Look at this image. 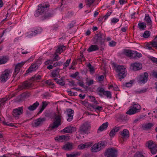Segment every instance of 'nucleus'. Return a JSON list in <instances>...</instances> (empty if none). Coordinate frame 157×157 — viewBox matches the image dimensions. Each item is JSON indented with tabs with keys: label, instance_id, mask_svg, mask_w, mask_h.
Wrapping results in <instances>:
<instances>
[{
	"label": "nucleus",
	"instance_id": "3",
	"mask_svg": "<svg viewBox=\"0 0 157 157\" xmlns=\"http://www.w3.org/2000/svg\"><path fill=\"white\" fill-rule=\"evenodd\" d=\"M12 71L11 69H7L2 72L0 75V82L2 83L5 82L11 76Z\"/></svg>",
	"mask_w": 157,
	"mask_h": 157
},
{
	"label": "nucleus",
	"instance_id": "5",
	"mask_svg": "<svg viewBox=\"0 0 157 157\" xmlns=\"http://www.w3.org/2000/svg\"><path fill=\"white\" fill-rule=\"evenodd\" d=\"M146 146L152 154L154 155L157 153V144L155 142L151 140L147 141L146 143Z\"/></svg>",
	"mask_w": 157,
	"mask_h": 157
},
{
	"label": "nucleus",
	"instance_id": "52",
	"mask_svg": "<svg viewBox=\"0 0 157 157\" xmlns=\"http://www.w3.org/2000/svg\"><path fill=\"white\" fill-rule=\"evenodd\" d=\"M152 45V47L155 48H157V42L154 41V40H152L151 42H150Z\"/></svg>",
	"mask_w": 157,
	"mask_h": 157
},
{
	"label": "nucleus",
	"instance_id": "8",
	"mask_svg": "<svg viewBox=\"0 0 157 157\" xmlns=\"http://www.w3.org/2000/svg\"><path fill=\"white\" fill-rule=\"evenodd\" d=\"M104 147V142L101 141L92 146L91 148V151L92 152H97L100 151Z\"/></svg>",
	"mask_w": 157,
	"mask_h": 157
},
{
	"label": "nucleus",
	"instance_id": "21",
	"mask_svg": "<svg viewBox=\"0 0 157 157\" xmlns=\"http://www.w3.org/2000/svg\"><path fill=\"white\" fill-rule=\"evenodd\" d=\"M63 130L65 133H72L75 131L76 129L75 127L70 126L65 128Z\"/></svg>",
	"mask_w": 157,
	"mask_h": 157
},
{
	"label": "nucleus",
	"instance_id": "44",
	"mask_svg": "<svg viewBox=\"0 0 157 157\" xmlns=\"http://www.w3.org/2000/svg\"><path fill=\"white\" fill-rule=\"evenodd\" d=\"M71 60V59H68L67 60L66 62L65 63L63 64V69L65 68L66 67H67L68 66H69V64L70 63Z\"/></svg>",
	"mask_w": 157,
	"mask_h": 157
},
{
	"label": "nucleus",
	"instance_id": "51",
	"mask_svg": "<svg viewBox=\"0 0 157 157\" xmlns=\"http://www.w3.org/2000/svg\"><path fill=\"white\" fill-rule=\"evenodd\" d=\"M112 13V11L110 10V11H109L106 13V15H105L104 17V18L105 19V20Z\"/></svg>",
	"mask_w": 157,
	"mask_h": 157
},
{
	"label": "nucleus",
	"instance_id": "22",
	"mask_svg": "<svg viewBox=\"0 0 157 157\" xmlns=\"http://www.w3.org/2000/svg\"><path fill=\"white\" fill-rule=\"evenodd\" d=\"M119 133L123 139L127 138L129 137V131L127 129H124L123 131L120 132Z\"/></svg>",
	"mask_w": 157,
	"mask_h": 157
},
{
	"label": "nucleus",
	"instance_id": "35",
	"mask_svg": "<svg viewBox=\"0 0 157 157\" xmlns=\"http://www.w3.org/2000/svg\"><path fill=\"white\" fill-rule=\"evenodd\" d=\"M8 60V58L6 56L0 58V64L5 63L7 62Z\"/></svg>",
	"mask_w": 157,
	"mask_h": 157
},
{
	"label": "nucleus",
	"instance_id": "20",
	"mask_svg": "<svg viewBox=\"0 0 157 157\" xmlns=\"http://www.w3.org/2000/svg\"><path fill=\"white\" fill-rule=\"evenodd\" d=\"M121 128L120 127H114L110 131L109 134V136L110 137H113L115 135L116 133L119 131Z\"/></svg>",
	"mask_w": 157,
	"mask_h": 157
},
{
	"label": "nucleus",
	"instance_id": "64",
	"mask_svg": "<svg viewBox=\"0 0 157 157\" xmlns=\"http://www.w3.org/2000/svg\"><path fill=\"white\" fill-rule=\"evenodd\" d=\"M59 59L60 58L59 57V56L58 55H56L53 58V61H56Z\"/></svg>",
	"mask_w": 157,
	"mask_h": 157
},
{
	"label": "nucleus",
	"instance_id": "19",
	"mask_svg": "<svg viewBox=\"0 0 157 157\" xmlns=\"http://www.w3.org/2000/svg\"><path fill=\"white\" fill-rule=\"evenodd\" d=\"M92 143L91 142L85 143L84 144H81L78 146V148L80 150L87 148L92 146Z\"/></svg>",
	"mask_w": 157,
	"mask_h": 157
},
{
	"label": "nucleus",
	"instance_id": "11",
	"mask_svg": "<svg viewBox=\"0 0 157 157\" xmlns=\"http://www.w3.org/2000/svg\"><path fill=\"white\" fill-rule=\"evenodd\" d=\"M90 124L87 123H83L79 128L78 132L81 134L86 133L87 131L90 129Z\"/></svg>",
	"mask_w": 157,
	"mask_h": 157
},
{
	"label": "nucleus",
	"instance_id": "33",
	"mask_svg": "<svg viewBox=\"0 0 157 157\" xmlns=\"http://www.w3.org/2000/svg\"><path fill=\"white\" fill-rule=\"evenodd\" d=\"M48 105L47 103L45 101H43L42 102V105L41 106L39 109V110L38 113V114L41 113L46 108Z\"/></svg>",
	"mask_w": 157,
	"mask_h": 157
},
{
	"label": "nucleus",
	"instance_id": "10",
	"mask_svg": "<svg viewBox=\"0 0 157 157\" xmlns=\"http://www.w3.org/2000/svg\"><path fill=\"white\" fill-rule=\"evenodd\" d=\"M117 151L115 149L109 148L105 152L106 157H116L117 156Z\"/></svg>",
	"mask_w": 157,
	"mask_h": 157
},
{
	"label": "nucleus",
	"instance_id": "9",
	"mask_svg": "<svg viewBox=\"0 0 157 157\" xmlns=\"http://www.w3.org/2000/svg\"><path fill=\"white\" fill-rule=\"evenodd\" d=\"M32 82L28 81H25L18 86L17 90L20 91L24 89H27L32 87Z\"/></svg>",
	"mask_w": 157,
	"mask_h": 157
},
{
	"label": "nucleus",
	"instance_id": "49",
	"mask_svg": "<svg viewBox=\"0 0 157 157\" xmlns=\"http://www.w3.org/2000/svg\"><path fill=\"white\" fill-rule=\"evenodd\" d=\"M136 51H132L131 53V55L130 58L135 59L136 57Z\"/></svg>",
	"mask_w": 157,
	"mask_h": 157
},
{
	"label": "nucleus",
	"instance_id": "17",
	"mask_svg": "<svg viewBox=\"0 0 157 157\" xmlns=\"http://www.w3.org/2000/svg\"><path fill=\"white\" fill-rule=\"evenodd\" d=\"M139 79L140 82L143 83H146L148 79V73L147 72H145L144 74L140 75Z\"/></svg>",
	"mask_w": 157,
	"mask_h": 157
},
{
	"label": "nucleus",
	"instance_id": "16",
	"mask_svg": "<svg viewBox=\"0 0 157 157\" xmlns=\"http://www.w3.org/2000/svg\"><path fill=\"white\" fill-rule=\"evenodd\" d=\"M142 64L139 63H135L130 64V69L134 71H138L142 68Z\"/></svg>",
	"mask_w": 157,
	"mask_h": 157
},
{
	"label": "nucleus",
	"instance_id": "53",
	"mask_svg": "<svg viewBox=\"0 0 157 157\" xmlns=\"http://www.w3.org/2000/svg\"><path fill=\"white\" fill-rule=\"evenodd\" d=\"M88 68L90 69V72H93L94 71V67L91 65V64L89 63L88 66Z\"/></svg>",
	"mask_w": 157,
	"mask_h": 157
},
{
	"label": "nucleus",
	"instance_id": "25",
	"mask_svg": "<svg viewBox=\"0 0 157 157\" xmlns=\"http://www.w3.org/2000/svg\"><path fill=\"white\" fill-rule=\"evenodd\" d=\"M99 49V47L96 44L92 45L90 46L87 49V51L89 52H91L98 50Z\"/></svg>",
	"mask_w": 157,
	"mask_h": 157
},
{
	"label": "nucleus",
	"instance_id": "2",
	"mask_svg": "<svg viewBox=\"0 0 157 157\" xmlns=\"http://www.w3.org/2000/svg\"><path fill=\"white\" fill-rule=\"evenodd\" d=\"M49 5L46 3H42L38 6L37 10L34 13V15L38 17L40 15H43L46 13L49 10Z\"/></svg>",
	"mask_w": 157,
	"mask_h": 157
},
{
	"label": "nucleus",
	"instance_id": "40",
	"mask_svg": "<svg viewBox=\"0 0 157 157\" xmlns=\"http://www.w3.org/2000/svg\"><path fill=\"white\" fill-rule=\"evenodd\" d=\"M151 34V32L148 31H145L143 34V37L144 38H148Z\"/></svg>",
	"mask_w": 157,
	"mask_h": 157
},
{
	"label": "nucleus",
	"instance_id": "48",
	"mask_svg": "<svg viewBox=\"0 0 157 157\" xmlns=\"http://www.w3.org/2000/svg\"><path fill=\"white\" fill-rule=\"evenodd\" d=\"M73 15V13L72 12H68L65 15L66 17L70 18L72 17Z\"/></svg>",
	"mask_w": 157,
	"mask_h": 157
},
{
	"label": "nucleus",
	"instance_id": "24",
	"mask_svg": "<svg viewBox=\"0 0 157 157\" xmlns=\"http://www.w3.org/2000/svg\"><path fill=\"white\" fill-rule=\"evenodd\" d=\"M72 144L69 142L66 143L62 147V148L66 151H70L72 149Z\"/></svg>",
	"mask_w": 157,
	"mask_h": 157
},
{
	"label": "nucleus",
	"instance_id": "6",
	"mask_svg": "<svg viewBox=\"0 0 157 157\" xmlns=\"http://www.w3.org/2000/svg\"><path fill=\"white\" fill-rule=\"evenodd\" d=\"M126 67L122 65H118L117 67V72L118 73L119 79L121 80L126 75Z\"/></svg>",
	"mask_w": 157,
	"mask_h": 157
},
{
	"label": "nucleus",
	"instance_id": "59",
	"mask_svg": "<svg viewBox=\"0 0 157 157\" xmlns=\"http://www.w3.org/2000/svg\"><path fill=\"white\" fill-rule=\"evenodd\" d=\"M94 83V81L93 80H91L88 81L86 82V84L89 86H90L93 84Z\"/></svg>",
	"mask_w": 157,
	"mask_h": 157
},
{
	"label": "nucleus",
	"instance_id": "13",
	"mask_svg": "<svg viewBox=\"0 0 157 157\" xmlns=\"http://www.w3.org/2000/svg\"><path fill=\"white\" fill-rule=\"evenodd\" d=\"M65 113H66L67 116V120L68 121H71L73 119V117L74 113V111L71 109H68L65 111Z\"/></svg>",
	"mask_w": 157,
	"mask_h": 157
},
{
	"label": "nucleus",
	"instance_id": "12",
	"mask_svg": "<svg viewBox=\"0 0 157 157\" xmlns=\"http://www.w3.org/2000/svg\"><path fill=\"white\" fill-rule=\"evenodd\" d=\"M24 108L23 106L14 109L12 111V114L15 117H18L23 113Z\"/></svg>",
	"mask_w": 157,
	"mask_h": 157
},
{
	"label": "nucleus",
	"instance_id": "63",
	"mask_svg": "<svg viewBox=\"0 0 157 157\" xmlns=\"http://www.w3.org/2000/svg\"><path fill=\"white\" fill-rule=\"evenodd\" d=\"M104 79V76L103 75H101L98 77V79L99 81H102Z\"/></svg>",
	"mask_w": 157,
	"mask_h": 157
},
{
	"label": "nucleus",
	"instance_id": "30",
	"mask_svg": "<svg viewBox=\"0 0 157 157\" xmlns=\"http://www.w3.org/2000/svg\"><path fill=\"white\" fill-rule=\"evenodd\" d=\"M66 136L65 135L59 136H56L55 138V140L56 141L62 142L65 140Z\"/></svg>",
	"mask_w": 157,
	"mask_h": 157
},
{
	"label": "nucleus",
	"instance_id": "42",
	"mask_svg": "<svg viewBox=\"0 0 157 157\" xmlns=\"http://www.w3.org/2000/svg\"><path fill=\"white\" fill-rule=\"evenodd\" d=\"M138 25L139 26V29H145L146 27V24H144V23L143 22L142 23H139L138 24Z\"/></svg>",
	"mask_w": 157,
	"mask_h": 157
},
{
	"label": "nucleus",
	"instance_id": "14",
	"mask_svg": "<svg viewBox=\"0 0 157 157\" xmlns=\"http://www.w3.org/2000/svg\"><path fill=\"white\" fill-rule=\"evenodd\" d=\"M46 119L45 117L40 118L35 120L33 124V125L35 127H38L40 125H42L46 121Z\"/></svg>",
	"mask_w": 157,
	"mask_h": 157
},
{
	"label": "nucleus",
	"instance_id": "15",
	"mask_svg": "<svg viewBox=\"0 0 157 157\" xmlns=\"http://www.w3.org/2000/svg\"><path fill=\"white\" fill-rule=\"evenodd\" d=\"M26 62H22L21 63H17L15 67V71L13 74V77L14 78L19 72L21 67Z\"/></svg>",
	"mask_w": 157,
	"mask_h": 157
},
{
	"label": "nucleus",
	"instance_id": "4",
	"mask_svg": "<svg viewBox=\"0 0 157 157\" xmlns=\"http://www.w3.org/2000/svg\"><path fill=\"white\" fill-rule=\"evenodd\" d=\"M105 33H102L99 32L96 34L94 37L93 41L95 44H98L100 43L101 45L104 44V41L105 40Z\"/></svg>",
	"mask_w": 157,
	"mask_h": 157
},
{
	"label": "nucleus",
	"instance_id": "34",
	"mask_svg": "<svg viewBox=\"0 0 157 157\" xmlns=\"http://www.w3.org/2000/svg\"><path fill=\"white\" fill-rule=\"evenodd\" d=\"M154 125L151 123H148L143 125V128L144 129H151Z\"/></svg>",
	"mask_w": 157,
	"mask_h": 157
},
{
	"label": "nucleus",
	"instance_id": "47",
	"mask_svg": "<svg viewBox=\"0 0 157 157\" xmlns=\"http://www.w3.org/2000/svg\"><path fill=\"white\" fill-rule=\"evenodd\" d=\"M45 83L46 84H47L49 86L54 85V84L53 83L51 79H49L48 80H46L45 82Z\"/></svg>",
	"mask_w": 157,
	"mask_h": 157
},
{
	"label": "nucleus",
	"instance_id": "26",
	"mask_svg": "<svg viewBox=\"0 0 157 157\" xmlns=\"http://www.w3.org/2000/svg\"><path fill=\"white\" fill-rule=\"evenodd\" d=\"M54 14L53 11H50L47 13H46L43 14L44 18L43 19H49L53 16Z\"/></svg>",
	"mask_w": 157,
	"mask_h": 157
},
{
	"label": "nucleus",
	"instance_id": "38",
	"mask_svg": "<svg viewBox=\"0 0 157 157\" xmlns=\"http://www.w3.org/2000/svg\"><path fill=\"white\" fill-rule=\"evenodd\" d=\"M67 157H78L80 155L78 152H76L75 153H72L71 154H66Z\"/></svg>",
	"mask_w": 157,
	"mask_h": 157
},
{
	"label": "nucleus",
	"instance_id": "18",
	"mask_svg": "<svg viewBox=\"0 0 157 157\" xmlns=\"http://www.w3.org/2000/svg\"><path fill=\"white\" fill-rule=\"evenodd\" d=\"M40 104L37 101H36L32 105L28 107L27 109L30 111H33L36 109L39 106Z\"/></svg>",
	"mask_w": 157,
	"mask_h": 157
},
{
	"label": "nucleus",
	"instance_id": "62",
	"mask_svg": "<svg viewBox=\"0 0 157 157\" xmlns=\"http://www.w3.org/2000/svg\"><path fill=\"white\" fill-rule=\"evenodd\" d=\"M103 109V108L102 106H98L96 105L95 110H98V111H101Z\"/></svg>",
	"mask_w": 157,
	"mask_h": 157
},
{
	"label": "nucleus",
	"instance_id": "50",
	"mask_svg": "<svg viewBox=\"0 0 157 157\" xmlns=\"http://www.w3.org/2000/svg\"><path fill=\"white\" fill-rule=\"evenodd\" d=\"M116 44L117 43L116 42L112 40L109 42V45L110 47H113L116 46Z\"/></svg>",
	"mask_w": 157,
	"mask_h": 157
},
{
	"label": "nucleus",
	"instance_id": "56",
	"mask_svg": "<svg viewBox=\"0 0 157 157\" xmlns=\"http://www.w3.org/2000/svg\"><path fill=\"white\" fill-rule=\"evenodd\" d=\"M53 60H50L49 59L47 61L45 62H44V64L45 65H48V64H52L53 63Z\"/></svg>",
	"mask_w": 157,
	"mask_h": 157
},
{
	"label": "nucleus",
	"instance_id": "60",
	"mask_svg": "<svg viewBox=\"0 0 157 157\" xmlns=\"http://www.w3.org/2000/svg\"><path fill=\"white\" fill-rule=\"evenodd\" d=\"M78 74V72L77 71L75 74L71 75H70V77L73 78H75Z\"/></svg>",
	"mask_w": 157,
	"mask_h": 157
},
{
	"label": "nucleus",
	"instance_id": "7",
	"mask_svg": "<svg viewBox=\"0 0 157 157\" xmlns=\"http://www.w3.org/2000/svg\"><path fill=\"white\" fill-rule=\"evenodd\" d=\"M141 106L138 104H135L133 105L132 107L126 112V114L130 115L135 114L140 111L141 110Z\"/></svg>",
	"mask_w": 157,
	"mask_h": 157
},
{
	"label": "nucleus",
	"instance_id": "46",
	"mask_svg": "<svg viewBox=\"0 0 157 157\" xmlns=\"http://www.w3.org/2000/svg\"><path fill=\"white\" fill-rule=\"evenodd\" d=\"M147 90L146 89L143 88L140 90L136 91L135 92L136 93L141 94L146 92L147 91Z\"/></svg>",
	"mask_w": 157,
	"mask_h": 157
},
{
	"label": "nucleus",
	"instance_id": "58",
	"mask_svg": "<svg viewBox=\"0 0 157 157\" xmlns=\"http://www.w3.org/2000/svg\"><path fill=\"white\" fill-rule=\"evenodd\" d=\"M134 157H144V156L142 154L139 152H137L135 154Z\"/></svg>",
	"mask_w": 157,
	"mask_h": 157
},
{
	"label": "nucleus",
	"instance_id": "41",
	"mask_svg": "<svg viewBox=\"0 0 157 157\" xmlns=\"http://www.w3.org/2000/svg\"><path fill=\"white\" fill-rule=\"evenodd\" d=\"M132 51L129 50H125L124 52V54L127 56L131 57Z\"/></svg>",
	"mask_w": 157,
	"mask_h": 157
},
{
	"label": "nucleus",
	"instance_id": "61",
	"mask_svg": "<svg viewBox=\"0 0 157 157\" xmlns=\"http://www.w3.org/2000/svg\"><path fill=\"white\" fill-rule=\"evenodd\" d=\"M87 108L89 110L91 111H93L94 109L92 107V106L91 104H88L87 106Z\"/></svg>",
	"mask_w": 157,
	"mask_h": 157
},
{
	"label": "nucleus",
	"instance_id": "1",
	"mask_svg": "<svg viewBox=\"0 0 157 157\" xmlns=\"http://www.w3.org/2000/svg\"><path fill=\"white\" fill-rule=\"evenodd\" d=\"M54 117V122L50 124L49 127L51 130L57 128L61 124V119L62 117L60 113L58 111L55 113Z\"/></svg>",
	"mask_w": 157,
	"mask_h": 157
},
{
	"label": "nucleus",
	"instance_id": "57",
	"mask_svg": "<svg viewBox=\"0 0 157 157\" xmlns=\"http://www.w3.org/2000/svg\"><path fill=\"white\" fill-rule=\"evenodd\" d=\"M132 80H131L129 82L126 83V86L127 87H131L132 85Z\"/></svg>",
	"mask_w": 157,
	"mask_h": 157
},
{
	"label": "nucleus",
	"instance_id": "32",
	"mask_svg": "<svg viewBox=\"0 0 157 157\" xmlns=\"http://www.w3.org/2000/svg\"><path fill=\"white\" fill-rule=\"evenodd\" d=\"M54 80L56 81V82L62 86H63L65 85V82L63 81V78H62L60 79L57 78H55Z\"/></svg>",
	"mask_w": 157,
	"mask_h": 157
},
{
	"label": "nucleus",
	"instance_id": "43",
	"mask_svg": "<svg viewBox=\"0 0 157 157\" xmlns=\"http://www.w3.org/2000/svg\"><path fill=\"white\" fill-rule=\"evenodd\" d=\"M103 95L106 96L107 97L111 98V93L110 91H105Z\"/></svg>",
	"mask_w": 157,
	"mask_h": 157
},
{
	"label": "nucleus",
	"instance_id": "36",
	"mask_svg": "<svg viewBox=\"0 0 157 157\" xmlns=\"http://www.w3.org/2000/svg\"><path fill=\"white\" fill-rule=\"evenodd\" d=\"M59 69H56L53 71L51 73V75L53 77H56L58 76L59 74Z\"/></svg>",
	"mask_w": 157,
	"mask_h": 157
},
{
	"label": "nucleus",
	"instance_id": "54",
	"mask_svg": "<svg viewBox=\"0 0 157 157\" xmlns=\"http://www.w3.org/2000/svg\"><path fill=\"white\" fill-rule=\"evenodd\" d=\"M97 91L98 93H102L103 94L105 91L104 88H99L97 89Z\"/></svg>",
	"mask_w": 157,
	"mask_h": 157
},
{
	"label": "nucleus",
	"instance_id": "28",
	"mask_svg": "<svg viewBox=\"0 0 157 157\" xmlns=\"http://www.w3.org/2000/svg\"><path fill=\"white\" fill-rule=\"evenodd\" d=\"M37 68V66L36 64H33L26 71V72L28 73L31 72L33 71H35Z\"/></svg>",
	"mask_w": 157,
	"mask_h": 157
},
{
	"label": "nucleus",
	"instance_id": "23",
	"mask_svg": "<svg viewBox=\"0 0 157 157\" xmlns=\"http://www.w3.org/2000/svg\"><path fill=\"white\" fill-rule=\"evenodd\" d=\"M42 31L41 28L40 27H35L34 28L33 31L30 34L31 36H35L37 34L40 33Z\"/></svg>",
	"mask_w": 157,
	"mask_h": 157
},
{
	"label": "nucleus",
	"instance_id": "45",
	"mask_svg": "<svg viewBox=\"0 0 157 157\" xmlns=\"http://www.w3.org/2000/svg\"><path fill=\"white\" fill-rule=\"evenodd\" d=\"M42 98L44 99H47L51 96L48 93H45L42 95Z\"/></svg>",
	"mask_w": 157,
	"mask_h": 157
},
{
	"label": "nucleus",
	"instance_id": "37",
	"mask_svg": "<svg viewBox=\"0 0 157 157\" xmlns=\"http://www.w3.org/2000/svg\"><path fill=\"white\" fill-rule=\"evenodd\" d=\"M10 99L9 97H6L2 99L0 101V107L4 105L5 104V102Z\"/></svg>",
	"mask_w": 157,
	"mask_h": 157
},
{
	"label": "nucleus",
	"instance_id": "55",
	"mask_svg": "<svg viewBox=\"0 0 157 157\" xmlns=\"http://www.w3.org/2000/svg\"><path fill=\"white\" fill-rule=\"evenodd\" d=\"M119 21V19L116 18H113L111 20V22L113 23H116Z\"/></svg>",
	"mask_w": 157,
	"mask_h": 157
},
{
	"label": "nucleus",
	"instance_id": "29",
	"mask_svg": "<svg viewBox=\"0 0 157 157\" xmlns=\"http://www.w3.org/2000/svg\"><path fill=\"white\" fill-rule=\"evenodd\" d=\"M66 49V46L63 45H60L58 47L56 50V53L60 54Z\"/></svg>",
	"mask_w": 157,
	"mask_h": 157
},
{
	"label": "nucleus",
	"instance_id": "39",
	"mask_svg": "<svg viewBox=\"0 0 157 157\" xmlns=\"http://www.w3.org/2000/svg\"><path fill=\"white\" fill-rule=\"evenodd\" d=\"M41 78V76L39 75H36L34 77H32L31 80L32 81H35L40 80Z\"/></svg>",
	"mask_w": 157,
	"mask_h": 157
},
{
	"label": "nucleus",
	"instance_id": "27",
	"mask_svg": "<svg viewBox=\"0 0 157 157\" xmlns=\"http://www.w3.org/2000/svg\"><path fill=\"white\" fill-rule=\"evenodd\" d=\"M109 125V123L108 122H106L105 123H103L101 126H100L98 128V131L101 132L104 130L106 129Z\"/></svg>",
	"mask_w": 157,
	"mask_h": 157
},
{
	"label": "nucleus",
	"instance_id": "31",
	"mask_svg": "<svg viewBox=\"0 0 157 157\" xmlns=\"http://www.w3.org/2000/svg\"><path fill=\"white\" fill-rule=\"evenodd\" d=\"M145 21L147 22L148 25H151V20L150 17L149 16L148 14L145 15Z\"/></svg>",
	"mask_w": 157,
	"mask_h": 157
}]
</instances>
